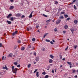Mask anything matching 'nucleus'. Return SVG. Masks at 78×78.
Segmentation results:
<instances>
[{
  "instance_id": "de8ad7c7",
  "label": "nucleus",
  "mask_w": 78,
  "mask_h": 78,
  "mask_svg": "<svg viewBox=\"0 0 78 78\" xmlns=\"http://www.w3.org/2000/svg\"><path fill=\"white\" fill-rule=\"evenodd\" d=\"M29 48H31L32 47H31V45H30L29 46Z\"/></svg>"
},
{
  "instance_id": "58836bf2",
  "label": "nucleus",
  "mask_w": 78,
  "mask_h": 78,
  "mask_svg": "<svg viewBox=\"0 0 78 78\" xmlns=\"http://www.w3.org/2000/svg\"><path fill=\"white\" fill-rule=\"evenodd\" d=\"M66 31H64L63 32V34H65L66 33Z\"/></svg>"
},
{
  "instance_id": "bf43d9fd",
  "label": "nucleus",
  "mask_w": 78,
  "mask_h": 78,
  "mask_svg": "<svg viewBox=\"0 0 78 78\" xmlns=\"http://www.w3.org/2000/svg\"><path fill=\"white\" fill-rule=\"evenodd\" d=\"M75 2H76V0H74L73 2V3H75Z\"/></svg>"
},
{
  "instance_id": "09e8293b",
  "label": "nucleus",
  "mask_w": 78,
  "mask_h": 78,
  "mask_svg": "<svg viewBox=\"0 0 78 78\" xmlns=\"http://www.w3.org/2000/svg\"><path fill=\"white\" fill-rule=\"evenodd\" d=\"M4 58H5V56H3L2 57V60H4Z\"/></svg>"
},
{
  "instance_id": "412c9836",
  "label": "nucleus",
  "mask_w": 78,
  "mask_h": 78,
  "mask_svg": "<svg viewBox=\"0 0 78 78\" xmlns=\"http://www.w3.org/2000/svg\"><path fill=\"white\" fill-rule=\"evenodd\" d=\"M51 21V20L50 19H49L48 20H47L46 21L47 23H49V22H50Z\"/></svg>"
},
{
  "instance_id": "bb28decb",
  "label": "nucleus",
  "mask_w": 78,
  "mask_h": 78,
  "mask_svg": "<svg viewBox=\"0 0 78 78\" xmlns=\"http://www.w3.org/2000/svg\"><path fill=\"white\" fill-rule=\"evenodd\" d=\"M49 76L48 75H46L45 76V78H47L48 77H49Z\"/></svg>"
},
{
  "instance_id": "37998d69",
  "label": "nucleus",
  "mask_w": 78,
  "mask_h": 78,
  "mask_svg": "<svg viewBox=\"0 0 78 78\" xmlns=\"http://www.w3.org/2000/svg\"><path fill=\"white\" fill-rule=\"evenodd\" d=\"M74 9H76V6L75 5H74Z\"/></svg>"
},
{
  "instance_id": "052dcab7",
  "label": "nucleus",
  "mask_w": 78,
  "mask_h": 78,
  "mask_svg": "<svg viewBox=\"0 0 78 78\" xmlns=\"http://www.w3.org/2000/svg\"><path fill=\"white\" fill-rule=\"evenodd\" d=\"M52 73H54V70H52Z\"/></svg>"
},
{
  "instance_id": "cd10ccee",
  "label": "nucleus",
  "mask_w": 78,
  "mask_h": 78,
  "mask_svg": "<svg viewBox=\"0 0 78 78\" xmlns=\"http://www.w3.org/2000/svg\"><path fill=\"white\" fill-rule=\"evenodd\" d=\"M14 65H15V66H17V64H18L17 62H15L14 63Z\"/></svg>"
},
{
  "instance_id": "0e129e2a",
  "label": "nucleus",
  "mask_w": 78,
  "mask_h": 78,
  "mask_svg": "<svg viewBox=\"0 0 78 78\" xmlns=\"http://www.w3.org/2000/svg\"><path fill=\"white\" fill-rule=\"evenodd\" d=\"M74 77L75 78H77V75H76V76Z\"/></svg>"
},
{
  "instance_id": "3c124183",
  "label": "nucleus",
  "mask_w": 78,
  "mask_h": 78,
  "mask_svg": "<svg viewBox=\"0 0 78 78\" xmlns=\"http://www.w3.org/2000/svg\"><path fill=\"white\" fill-rule=\"evenodd\" d=\"M2 43H0V47H2Z\"/></svg>"
},
{
  "instance_id": "a19ab883",
  "label": "nucleus",
  "mask_w": 78,
  "mask_h": 78,
  "mask_svg": "<svg viewBox=\"0 0 78 78\" xmlns=\"http://www.w3.org/2000/svg\"><path fill=\"white\" fill-rule=\"evenodd\" d=\"M68 48H69V46H67L66 48L65 49V50L66 51V50H67V49H68Z\"/></svg>"
},
{
  "instance_id": "864d4df0",
  "label": "nucleus",
  "mask_w": 78,
  "mask_h": 78,
  "mask_svg": "<svg viewBox=\"0 0 78 78\" xmlns=\"http://www.w3.org/2000/svg\"><path fill=\"white\" fill-rule=\"evenodd\" d=\"M34 55H35V56H36V52H34Z\"/></svg>"
},
{
  "instance_id": "c03bdc74",
  "label": "nucleus",
  "mask_w": 78,
  "mask_h": 78,
  "mask_svg": "<svg viewBox=\"0 0 78 78\" xmlns=\"http://www.w3.org/2000/svg\"><path fill=\"white\" fill-rule=\"evenodd\" d=\"M65 17H66V18H67L68 17V15H65Z\"/></svg>"
},
{
  "instance_id": "6e6d98bb",
  "label": "nucleus",
  "mask_w": 78,
  "mask_h": 78,
  "mask_svg": "<svg viewBox=\"0 0 78 78\" xmlns=\"http://www.w3.org/2000/svg\"><path fill=\"white\" fill-rule=\"evenodd\" d=\"M76 47H77V45L75 46H74L75 49H76Z\"/></svg>"
},
{
  "instance_id": "e433bc0d",
  "label": "nucleus",
  "mask_w": 78,
  "mask_h": 78,
  "mask_svg": "<svg viewBox=\"0 0 78 78\" xmlns=\"http://www.w3.org/2000/svg\"><path fill=\"white\" fill-rule=\"evenodd\" d=\"M25 16L24 15H22L21 17V19H23V17H24Z\"/></svg>"
},
{
  "instance_id": "5701e85b",
  "label": "nucleus",
  "mask_w": 78,
  "mask_h": 78,
  "mask_svg": "<svg viewBox=\"0 0 78 78\" xmlns=\"http://www.w3.org/2000/svg\"><path fill=\"white\" fill-rule=\"evenodd\" d=\"M42 15L43 16H44L45 17H48V16H47L45 15L44 14H43Z\"/></svg>"
},
{
  "instance_id": "2f4dec72",
  "label": "nucleus",
  "mask_w": 78,
  "mask_h": 78,
  "mask_svg": "<svg viewBox=\"0 0 78 78\" xmlns=\"http://www.w3.org/2000/svg\"><path fill=\"white\" fill-rule=\"evenodd\" d=\"M35 38H33L32 39V41H35Z\"/></svg>"
},
{
  "instance_id": "69168bd1",
  "label": "nucleus",
  "mask_w": 78,
  "mask_h": 78,
  "mask_svg": "<svg viewBox=\"0 0 78 78\" xmlns=\"http://www.w3.org/2000/svg\"><path fill=\"white\" fill-rule=\"evenodd\" d=\"M52 41L53 42H55V40H52Z\"/></svg>"
},
{
  "instance_id": "7c9ffc66",
  "label": "nucleus",
  "mask_w": 78,
  "mask_h": 78,
  "mask_svg": "<svg viewBox=\"0 0 78 78\" xmlns=\"http://www.w3.org/2000/svg\"><path fill=\"white\" fill-rule=\"evenodd\" d=\"M65 14V12H62L61 13V14Z\"/></svg>"
},
{
  "instance_id": "aec40b11",
  "label": "nucleus",
  "mask_w": 78,
  "mask_h": 78,
  "mask_svg": "<svg viewBox=\"0 0 78 78\" xmlns=\"http://www.w3.org/2000/svg\"><path fill=\"white\" fill-rule=\"evenodd\" d=\"M77 23H78V21H77V20H74V23L75 24H77Z\"/></svg>"
},
{
  "instance_id": "a878e982",
  "label": "nucleus",
  "mask_w": 78,
  "mask_h": 78,
  "mask_svg": "<svg viewBox=\"0 0 78 78\" xmlns=\"http://www.w3.org/2000/svg\"><path fill=\"white\" fill-rule=\"evenodd\" d=\"M17 42H18V44H20V42H21V41H20V40H18Z\"/></svg>"
},
{
  "instance_id": "338daca9",
  "label": "nucleus",
  "mask_w": 78,
  "mask_h": 78,
  "mask_svg": "<svg viewBox=\"0 0 78 78\" xmlns=\"http://www.w3.org/2000/svg\"><path fill=\"white\" fill-rule=\"evenodd\" d=\"M36 62H34V64H36Z\"/></svg>"
},
{
  "instance_id": "f3484780",
  "label": "nucleus",
  "mask_w": 78,
  "mask_h": 78,
  "mask_svg": "<svg viewBox=\"0 0 78 78\" xmlns=\"http://www.w3.org/2000/svg\"><path fill=\"white\" fill-rule=\"evenodd\" d=\"M25 48L24 47H22L21 48V50H22V51H23V50H25Z\"/></svg>"
},
{
  "instance_id": "9d476101",
  "label": "nucleus",
  "mask_w": 78,
  "mask_h": 78,
  "mask_svg": "<svg viewBox=\"0 0 78 78\" xmlns=\"http://www.w3.org/2000/svg\"><path fill=\"white\" fill-rule=\"evenodd\" d=\"M17 31H16L15 32H14L12 33V36H14V35H16L17 34Z\"/></svg>"
},
{
  "instance_id": "c756f323",
  "label": "nucleus",
  "mask_w": 78,
  "mask_h": 78,
  "mask_svg": "<svg viewBox=\"0 0 78 78\" xmlns=\"http://www.w3.org/2000/svg\"><path fill=\"white\" fill-rule=\"evenodd\" d=\"M31 67V64H29L28 66V68H30Z\"/></svg>"
},
{
  "instance_id": "1a4fd4ad",
  "label": "nucleus",
  "mask_w": 78,
  "mask_h": 78,
  "mask_svg": "<svg viewBox=\"0 0 78 78\" xmlns=\"http://www.w3.org/2000/svg\"><path fill=\"white\" fill-rule=\"evenodd\" d=\"M39 57H37L36 58L35 60H36V61H39Z\"/></svg>"
},
{
  "instance_id": "c9c22d12",
  "label": "nucleus",
  "mask_w": 78,
  "mask_h": 78,
  "mask_svg": "<svg viewBox=\"0 0 78 78\" xmlns=\"http://www.w3.org/2000/svg\"><path fill=\"white\" fill-rule=\"evenodd\" d=\"M42 75H45L46 74V73H45V72H43L42 73Z\"/></svg>"
},
{
  "instance_id": "6ab92c4d",
  "label": "nucleus",
  "mask_w": 78,
  "mask_h": 78,
  "mask_svg": "<svg viewBox=\"0 0 78 78\" xmlns=\"http://www.w3.org/2000/svg\"><path fill=\"white\" fill-rule=\"evenodd\" d=\"M50 56L51 58H52V59H53V58H54V56H53L51 55H50Z\"/></svg>"
},
{
  "instance_id": "a211bd4d",
  "label": "nucleus",
  "mask_w": 78,
  "mask_h": 78,
  "mask_svg": "<svg viewBox=\"0 0 78 78\" xmlns=\"http://www.w3.org/2000/svg\"><path fill=\"white\" fill-rule=\"evenodd\" d=\"M36 76L37 77H39V72H37L36 73Z\"/></svg>"
},
{
  "instance_id": "5fc2aeb1",
  "label": "nucleus",
  "mask_w": 78,
  "mask_h": 78,
  "mask_svg": "<svg viewBox=\"0 0 78 78\" xmlns=\"http://www.w3.org/2000/svg\"><path fill=\"white\" fill-rule=\"evenodd\" d=\"M73 2L71 3L70 4H69V5H72L73 4Z\"/></svg>"
},
{
  "instance_id": "e2e57ef3",
  "label": "nucleus",
  "mask_w": 78,
  "mask_h": 78,
  "mask_svg": "<svg viewBox=\"0 0 78 78\" xmlns=\"http://www.w3.org/2000/svg\"><path fill=\"white\" fill-rule=\"evenodd\" d=\"M10 1H11V2H13L14 0H10Z\"/></svg>"
},
{
  "instance_id": "680f3d73",
  "label": "nucleus",
  "mask_w": 78,
  "mask_h": 78,
  "mask_svg": "<svg viewBox=\"0 0 78 78\" xmlns=\"http://www.w3.org/2000/svg\"><path fill=\"white\" fill-rule=\"evenodd\" d=\"M62 59L63 61H64V60H65V59H66V58H64Z\"/></svg>"
},
{
  "instance_id": "20e7f679",
  "label": "nucleus",
  "mask_w": 78,
  "mask_h": 78,
  "mask_svg": "<svg viewBox=\"0 0 78 78\" xmlns=\"http://www.w3.org/2000/svg\"><path fill=\"white\" fill-rule=\"evenodd\" d=\"M16 16L17 17H19L21 16V14L20 13H17L16 15Z\"/></svg>"
},
{
  "instance_id": "423d86ee",
  "label": "nucleus",
  "mask_w": 78,
  "mask_h": 78,
  "mask_svg": "<svg viewBox=\"0 0 78 78\" xmlns=\"http://www.w3.org/2000/svg\"><path fill=\"white\" fill-rule=\"evenodd\" d=\"M5 67L3 66V69H5L6 70L8 69V68H7V67L6 66V65H5Z\"/></svg>"
},
{
  "instance_id": "b1692460",
  "label": "nucleus",
  "mask_w": 78,
  "mask_h": 78,
  "mask_svg": "<svg viewBox=\"0 0 78 78\" xmlns=\"http://www.w3.org/2000/svg\"><path fill=\"white\" fill-rule=\"evenodd\" d=\"M54 31L55 32H56L58 31V29L56 28H55L54 29Z\"/></svg>"
},
{
  "instance_id": "f03ea898",
  "label": "nucleus",
  "mask_w": 78,
  "mask_h": 78,
  "mask_svg": "<svg viewBox=\"0 0 78 78\" xmlns=\"http://www.w3.org/2000/svg\"><path fill=\"white\" fill-rule=\"evenodd\" d=\"M61 23V19H59L57 20V21L56 22V25H58V24H59V23Z\"/></svg>"
},
{
  "instance_id": "6e6552de",
  "label": "nucleus",
  "mask_w": 78,
  "mask_h": 78,
  "mask_svg": "<svg viewBox=\"0 0 78 78\" xmlns=\"http://www.w3.org/2000/svg\"><path fill=\"white\" fill-rule=\"evenodd\" d=\"M33 11L32 12L30 13V15L29 16V18H31V17H33Z\"/></svg>"
},
{
  "instance_id": "4d7b16f0",
  "label": "nucleus",
  "mask_w": 78,
  "mask_h": 78,
  "mask_svg": "<svg viewBox=\"0 0 78 78\" xmlns=\"http://www.w3.org/2000/svg\"><path fill=\"white\" fill-rule=\"evenodd\" d=\"M34 48L33 47L32 48V50H34Z\"/></svg>"
},
{
  "instance_id": "473e14b6",
  "label": "nucleus",
  "mask_w": 78,
  "mask_h": 78,
  "mask_svg": "<svg viewBox=\"0 0 78 78\" xmlns=\"http://www.w3.org/2000/svg\"><path fill=\"white\" fill-rule=\"evenodd\" d=\"M37 69H35V71L34 72V73H35V72H37Z\"/></svg>"
},
{
  "instance_id": "c85d7f7f",
  "label": "nucleus",
  "mask_w": 78,
  "mask_h": 78,
  "mask_svg": "<svg viewBox=\"0 0 78 78\" xmlns=\"http://www.w3.org/2000/svg\"><path fill=\"white\" fill-rule=\"evenodd\" d=\"M76 72V70H73V73H75Z\"/></svg>"
},
{
  "instance_id": "72a5a7b5",
  "label": "nucleus",
  "mask_w": 78,
  "mask_h": 78,
  "mask_svg": "<svg viewBox=\"0 0 78 78\" xmlns=\"http://www.w3.org/2000/svg\"><path fill=\"white\" fill-rule=\"evenodd\" d=\"M45 48H43L42 49V51H45Z\"/></svg>"
},
{
  "instance_id": "ea45409f",
  "label": "nucleus",
  "mask_w": 78,
  "mask_h": 78,
  "mask_svg": "<svg viewBox=\"0 0 78 78\" xmlns=\"http://www.w3.org/2000/svg\"><path fill=\"white\" fill-rule=\"evenodd\" d=\"M47 34H48V33L46 34H45L44 35V36L45 37V36H47Z\"/></svg>"
},
{
  "instance_id": "ddd939ff",
  "label": "nucleus",
  "mask_w": 78,
  "mask_h": 78,
  "mask_svg": "<svg viewBox=\"0 0 78 78\" xmlns=\"http://www.w3.org/2000/svg\"><path fill=\"white\" fill-rule=\"evenodd\" d=\"M65 29H67L68 28V26L67 25H66L64 26Z\"/></svg>"
},
{
  "instance_id": "7ed1b4c3",
  "label": "nucleus",
  "mask_w": 78,
  "mask_h": 78,
  "mask_svg": "<svg viewBox=\"0 0 78 78\" xmlns=\"http://www.w3.org/2000/svg\"><path fill=\"white\" fill-rule=\"evenodd\" d=\"M15 19H16V18L15 17H12L10 18V20L11 21H13V20H14Z\"/></svg>"
},
{
  "instance_id": "4c0bfd02",
  "label": "nucleus",
  "mask_w": 78,
  "mask_h": 78,
  "mask_svg": "<svg viewBox=\"0 0 78 78\" xmlns=\"http://www.w3.org/2000/svg\"><path fill=\"white\" fill-rule=\"evenodd\" d=\"M60 59H62V55H60Z\"/></svg>"
},
{
  "instance_id": "2eb2a0df",
  "label": "nucleus",
  "mask_w": 78,
  "mask_h": 78,
  "mask_svg": "<svg viewBox=\"0 0 78 78\" xmlns=\"http://www.w3.org/2000/svg\"><path fill=\"white\" fill-rule=\"evenodd\" d=\"M67 63L68 64H69V66H71L72 65V63L71 62H68Z\"/></svg>"
},
{
  "instance_id": "dca6fc26",
  "label": "nucleus",
  "mask_w": 78,
  "mask_h": 78,
  "mask_svg": "<svg viewBox=\"0 0 78 78\" xmlns=\"http://www.w3.org/2000/svg\"><path fill=\"white\" fill-rule=\"evenodd\" d=\"M29 73H30V74H31L32 73V70H29Z\"/></svg>"
},
{
  "instance_id": "f257e3e1",
  "label": "nucleus",
  "mask_w": 78,
  "mask_h": 78,
  "mask_svg": "<svg viewBox=\"0 0 78 78\" xmlns=\"http://www.w3.org/2000/svg\"><path fill=\"white\" fill-rule=\"evenodd\" d=\"M12 72L15 73V75H17L16 74V73H17V69L15 68L14 69V66H12Z\"/></svg>"
},
{
  "instance_id": "8fccbe9b",
  "label": "nucleus",
  "mask_w": 78,
  "mask_h": 78,
  "mask_svg": "<svg viewBox=\"0 0 78 78\" xmlns=\"http://www.w3.org/2000/svg\"><path fill=\"white\" fill-rule=\"evenodd\" d=\"M70 18H67L66 19V20H70Z\"/></svg>"
},
{
  "instance_id": "603ef678",
  "label": "nucleus",
  "mask_w": 78,
  "mask_h": 78,
  "mask_svg": "<svg viewBox=\"0 0 78 78\" xmlns=\"http://www.w3.org/2000/svg\"><path fill=\"white\" fill-rule=\"evenodd\" d=\"M27 30L28 31H30V29H29V28H27Z\"/></svg>"
},
{
  "instance_id": "4be33fe9",
  "label": "nucleus",
  "mask_w": 78,
  "mask_h": 78,
  "mask_svg": "<svg viewBox=\"0 0 78 78\" xmlns=\"http://www.w3.org/2000/svg\"><path fill=\"white\" fill-rule=\"evenodd\" d=\"M45 41L46 42H50V40H48V39H46Z\"/></svg>"
},
{
  "instance_id": "49530a36",
  "label": "nucleus",
  "mask_w": 78,
  "mask_h": 78,
  "mask_svg": "<svg viewBox=\"0 0 78 78\" xmlns=\"http://www.w3.org/2000/svg\"><path fill=\"white\" fill-rule=\"evenodd\" d=\"M39 27V25H36V28H38Z\"/></svg>"
},
{
  "instance_id": "a18cd8bd",
  "label": "nucleus",
  "mask_w": 78,
  "mask_h": 78,
  "mask_svg": "<svg viewBox=\"0 0 78 78\" xmlns=\"http://www.w3.org/2000/svg\"><path fill=\"white\" fill-rule=\"evenodd\" d=\"M71 31H72V33H73V30L71 29Z\"/></svg>"
},
{
  "instance_id": "4468645a",
  "label": "nucleus",
  "mask_w": 78,
  "mask_h": 78,
  "mask_svg": "<svg viewBox=\"0 0 78 78\" xmlns=\"http://www.w3.org/2000/svg\"><path fill=\"white\" fill-rule=\"evenodd\" d=\"M7 22L8 24H10L11 23V22L10 21H9L8 20H7L6 21Z\"/></svg>"
},
{
  "instance_id": "774afa93",
  "label": "nucleus",
  "mask_w": 78,
  "mask_h": 78,
  "mask_svg": "<svg viewBox=\"0 0 78 78\" xmlns=\"http://www.w3.org/2000/svg\"><path fill=\"white\" fill-rule=\"evenodd\" d=\"M52 22H55V20H53Z\"/></svg>"
},
{
  "instance_id": "13d9d810",
  "label": "nucleus",
  "mask_w": 78,
  "mask_h": 78,
  "mask_svg": "<svg viewBox=\"0 0 78 78\" xmlns=\"http://www.w3.org/2000/svg\"><path fill=\"white\" fill-rule=\"evenodd\" d=\"M50 43L51 44H53V42H52V41H51L50 42Z\"/></svg>"
},
{
  "instance_id": "9b49d317",
  "label": "nucleus",
  "mask_w": 78,
  "mask_h": 78,
  "mask_svg": "<svg viewBox=\"0 0 78 78\" xmlns=\"http://www.w3.org/2000/svg\"><path fill=\"white\" fill-rule=\"evenodd\" d=\"M14 8V7L13 6H10V7L9 8V9H13Z\"/></svg>"
},
{
  "instance_id": "39448f33",
  "label": "nucleus",
  "mask_w": 78,
  "mask_h": 78,
  "mask_svg": "<svg viewBox=\"0 0 78 78\" xmlns=\"http://www.w3.org/2000/svg\"><path fill=\"white\" fill-rule=\"evenodd\" d=\"M12 55H13L12 54L10 53L7 56V57H8V58H9V57H12Z\"/></svg>"
},
{
  "instance_id": "f704fd0d",
  "label": "nucleus",
  "mask_w": 78,
  "mask_h": 78,
  "mask_svg": "<svg viewBox=\"0 0 78 78\" xmlns=\"http://www.w3.org/2000/svg\"><path fill=\"white\" fill-rule=\"evenodd\" d=\"M55 5H58V2L56 1H55Z\"/></svg>"
},
{
  "instance_id": "0eeeda50",
  "label": "nucleus",
  "mask_w": 78,
  "mask_h": 78,
  "mask_svg": "<svg viewBox=\"0 0 78 78\" xmlns=\"http://www.w3.org/2000/svg\"><path fill=\"white\" fill-rule=\"evenodd\" d=\"M11 16H12V14H9V15L7 16V19H9L10 17H11Z\"/></svg>"
},
{
  "instance_id": "79ce46f5",
  "label": "nucleus",
  "mask_w": 78,
  "mask_h": 78,
  "mask_svg": "<svg viewBox=\"0 0 78 78\" xmlns=\"http://www.w3.org/2000/svg\"><path fill=\"white\" fill-rule=\"evenodd\" d=\"M17 67H20V65H19L17 66Z\"/></svg>"
},
{
  "instance_id": "393cba45",
  "label": "nucleus",
  "mask_w": 78,
  "mask_h": 78,
  "mask_svg": "<svg viewBox=\"0 0 78 78\" xmlns=\"http://www.w3.org/2000/svg\"><path fill=\"white\" fill-rule=\"evenodd\" d=\"M59 19H64V17L63 16H61L60 17H59Z\"/></svg>"
},
{
  "instance_id": "f8f14e48",
  "label": "nucleus",
  "mask_w": 78,
  "mask_h": 78,
  "mask_svg": "<svg viewBox=\"0 0 78 78\" xmlns=\"http://www.w3.org/2000/svg\"><path fill=\"white\" fill-rule=\"evenodd\" d=\"M52 62H53V60H52V59H49V63H52Z\"/></svg>"
}]
</instances>
